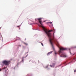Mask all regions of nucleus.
I'll list each match as a JSON object with an SVG mask.
<instances>
[{
  "label": "nucleus",
  "instance_id": "1",
  "mask_svg": "<svg viewBox=\"0 0 76 76\" xmlns=\"http://www.w3.org/2000/svg\"><path fill=\"white\" fill-rule=\"evenodd\" d=\"M42 28H43V29L45 32V33H46V34L48 35L49 38V42L53 48L54 49V46H53V41L55 43H56V42H57V40L54 38V33H53V35L52 36L51 35V34L50 33V32H52V31H53V30L48 31L45 28V27L43 26H42Z\"/></svg>",
  "mask_w": 76,
  "mask_h": 76
},
{
  "label": "nucleus",
  "instance_id": "2",
  "mask_svg": "<svg viewBox=\"0 0 76 76\" xmlns=\"http://www.w3.org/2000/svg\"><path fill=\"white\" fill-rule=\"evenodd\" d=\"M60 50L58 52L59 55H60V57H66L67 56H66L65 55L63 54V51L64 50H67L66 48H64L61 47V48L59 47Z\"/></svg>",
  "mask_w": 76,
  "mask_h": 76
},
{
  "label": "nucleus",
  "instance_id": "3",
  "mask_svg": "<svg viewBox=\"0 0 76 76\" xmlns=\"http://www.w3.org/2000/svg\"><path fill=\"white\" fill-rule=\"evenodd\" d=\"M10 63V61H4L3 62V63L5 64V65H8Z\"/></svg>",
  "mask_w": 76,
  "mask_h": 76
},
{
  "label": "nucleus",
  "instance_id": "4",
  "mask_svg": "<svg viewBox=\"0 0 76 76\" xmlns=\"http://www.w3.org/2000/svg\"><path fill=\"white\" fill-rule=\"evenodd\" d=\"M56 62H53V64H52V65H50V67H54V66H55V64H56Z\"/></svg>",
  "mask_w": 76,
  "mask_h": 76
},
{
  "label": "nucleus",
  "instance_id": "5",
  "mask_svg": "<svg viewBox=\"0 0 76 76\" xmlns=\"http://www.w3.org/2000/svg\"><path fill=\"white\" fill-rule=\"evenodd\" d=\"M39 21V23H40V24L41 25H42V23H41L42 21L41 20V19H42V18H39L37 19Z\"/></svg>",
  "mask_w": 76,
  "mask_h": 76
},
{
  "label": "nucleus",
  "instance_id": "6",
  "mask_svg": "<svg viewBox=\"0 0 76 76\" xmlns=\"http://www.w3.org/2000/svg\"><path fill=\"white\" fill-rule=\"evenodd\" d=\"M53 52V51H52L48 53L47 54L48 56H49V55H50V54H51Z\"/></svg>",
  "mask_w": 76,
  "mask_h": 76
},
{
  "label": "nucleus",
  "instance_id": "7",
  "mask_svg": "<svg viewBox=\"0 0 76 76\" xmlns=\"http://www.w3.org/2000/svg\"><path fill=\"white\" fill-rule=\"evenodd\" d=\"M24 44L26 45H28V44L26 43H24Z\"/></svg>",
  "mask_w": 76,
  "mask_h": 76
},
{
  "label": "nucleus",
  "instance_id": "8",
  "mask_svg": "<svg viewBox=\"0 0 76 76\" xmlns=\"http://www.w3.org/2000/svg\"><path fill=\"white\" fill-rule=\"evenodd\" d=\"M54 53H55V55H56V54H57V52H55Z\"/></svg>",
  "mask_w": 76,
  "mask_h": 76
},
{
  "label": "nucleus",
  "instance_id": "9",
  "mask_svg": "<svg viewBox=\"0 0 76 76\" xmlns=\"http://www.w3.org/2000/svg\"><path fill=\"white\" fill-rule=\"evenodd\" d=\"M49 23L50 24H51L53 23H52V22H49Z\"/></svg>",
  "mask_w": 76,
  "mask_h": 76
},
{
  "label": "nucleus",
  "instance_id": "10",
  "mask_svg": "<svg viewBox=\"0 0 76 76\" xmlns=\"http://www.w3.org/2000/svg\"><path fill=\"white\" fill-rule=\"evenodd\" d=\"M41 45H42V46H44V45H43V44L42 43H41Z\"/></svg>",
  "mask_w": 76,
  "mask_h": 76
},
{
  "label": "nucleus",
  "instance_id": "11",
  "mask_svg": "<svg viewBox=\"0 0 76 76\" xmlns=\"http://www.w3.org/2000/svg\"><path fill=\"white\" fill-rule=\"evenodd\" d=\"M74 72H76V69L74 70Z\"/></svg>",
  "mask_w": 76,
  "mask_h": 76
},
{
  "label": "nucleus",
  "instance_id": "12",
  "mask_svg": "<svg viewBox=\"0 0 76 76\" xmlns=\"http://www.w3.org/2000/svg\"><path fill=\"white\" fill-rule=\"evenodd\" d=\"M19 27V26H17V27Z\"/></svg>",
  "mask_w": 76,
  "mask_h": 76
},
{
  "label": "nucleus",
  "instance_id": "13",
  "mask_svg": "<svg viewBox=\"0 0 76 76\" xmlns=\"http://www.w3.org/2000/svg\"><path fill=\"white\" fill-rule=\"evenodd\" d=\"M69 50H70V48H69Z\"/></svg>",
  "mask_w": 76,
  "mask_h": 76
},
{
  "label": "nucleus",
  "instance_id": "14",
  "mask_svg": "<svg viewBox=\"0 0 76 76\" xmlns=\"http://www.w3.org/2000/svg\"><path fill=\"white\" fill-rule=\"evenodd\" d=\"M27 56H28V55L26 56V57H27Z\"/></svg>",
  "mask_w": 76,
  "mask_h": 76
},
{
  "label": "nucleus",
  "instance_id": "15",
  "mask_svg": "<svg viewBox=\"0 0 76 76\" xmlns=\"http://www.w3.org/2000/svg\"><path fill=\"white\" fill-rule=\"evenodd\" d=\"M1 69H0V71H1Z\"/></svg>",
  "mask_w": 76,
  "mask_h": 76
},
{
  "label": "nucleus",
  "instance_id": "16",
  "mask_svg": "<svg viewBox=\"0 0 76 76\" xmlns=\"http://www.w3.org/2000/svg\"><path fill=\"white\" fill-rule=\"evenodd\" d=\"M35 20H37V19H35Z\"/></svg>",
  "mask_w": 76,
  "mask_h": 76
},
{
  "label": "nucleus",
  "instance_id": "17",
  "mask_svg": "<svg viewBox=\"0 0 76 76\" xmlns=\"http://www.w3.org/2000/svg\"><path fill=\"white\" fill-rule=\"evenodd\" d=\"M70 54H71V52H70Z\"/></svg>",
  "mask_w": 76,
  "mask_h": 76
},
{
  "label": "nucleus",
  "instance_id": "18",
  "mask_svg": "<svg viewBox=\"0 0 76 76\" xmlns=\"http://www.w3.org/2000/svg\"><path fill=\"white\" fill-rule=\"evenodd\" d=\"M45 22V21H44L43 22Z\"/></svg>",
  "mask_w": 76,
  "mask_h": 76
},
{
  "label": "nucleus",
  "instance_id": "19",
  "mask_svg": "<svg viewBox=\"0 0 76 76\" xmlns=\"http://www.w3.org/2000/svg\"><path fill=\"white\" fill-rule=\"evenodd\" d=\"M0 40H1L0 39Z\"/></svg>",
  "mask_w": 76,
  "mask_h": 76
}]
</instances>
